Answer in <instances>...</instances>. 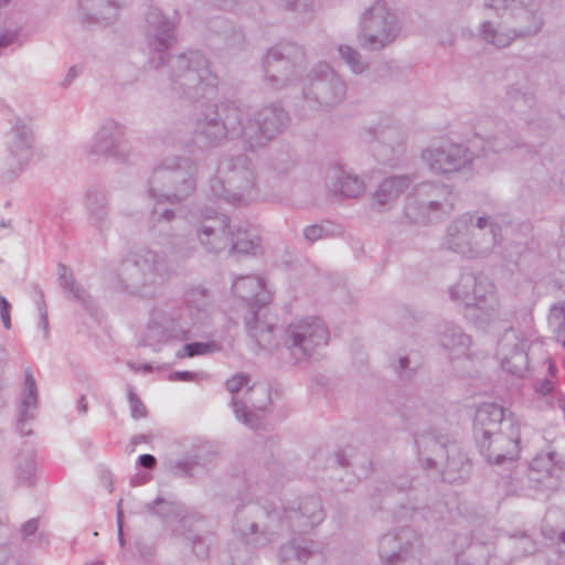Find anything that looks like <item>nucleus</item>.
<instances>
[{"instance_id": "nucleus-33", "label": "nucleus", "mask_w": 565, "mask_h": 565, "mask_svg": "<svg viewBox=\"0 0 565 565\" xmlns=\"http://www.w3.org/2000/svg\"><path fill=\"white\" fill-rule=\"evenodd\" d=\"M393 370L398 374L401 380H411L413 374L418 370L419 363L413 362L408 355L399 356L392 362Z\"/></svg>"}, {"instance_id": "nucleus-11", "label": "nucleus", "mask_w": 565, "mask_h": 565, "mask_svg": "<svg viewBox=\"0 0 565 565\" xmlns=\"http://www.w3.org/2000/svg\"><path fill=\"white\" fill-rule=\"evenodd\" d=\"M302 94L310 107L328 109L344 100L347 84L329 64L319 62L307 74Z\"/></svg>"}, {"instance_id": "nucleus-55", "label": "nucleus", "mask_w": 565, "mask_h": 565, "mask_svg": "<svg viewBox=\"0 0 565 565\" xmlns=\"http://www.w3.org/2000/svg\"><path fill=\"white\" fill-rule=\"evenodd\" d=\"M458 169V166H451V167H445L443 170L445 172H451L454 170H457Z\"/></svg>"}, {"instance_id": "nucleus-17", "label": "nucleus", "mask_w": 565, "mask_h": 565, "mask_svg": "<svg viewBox=\"0 0 565 565\" xmlns=\"http://www.w3.org/2000/svg\"><path fill=\"white\" fill-rule=\"evenodd\" d=\"M244 320L247 334L259 348L271 350L277 347L276 322L266 306L248 309Z\"/></svg>"}, {"instance_id": "nucleus-32", "label": "nucleus", "mask_w": 565, "mask_h": 565, "mask_svg": "<svg viewBox=\"0 0 565 565\" xmlns=\"http://www.w3.org/2000/svg\"><path fill=\"white\" fill-rule=\"evenodd\" d=\"M186 540L191 543L193 553L198 557H206L210 548V537L200 533H194L192 530L182 532Z\"/></svg>"}, {"instance_id": "nucleus-7", "label": "nucleus", "mask_w": 565, "mask_h": 565, "mask_svg": "<svg viewBox=\"0 0 565 565\" xmlns=\"http://www.w3.org/2000/svg\"><path fill=\"white\" fill-rule=\"evenodd\" d=\"M256 175L250 159L243 153L220 161L209 182V194L228 203H246L255 192Z\"/></svg>"}, {"instance_id": "nucleus-49", "label": "nucleus", "mask_w": 565, "mask_h": 565, "mask_svg": "<svg viewBox=\"0 0 565 565\" xmlns=\"http://www.w3.org/2000/svg\"><path fill=\"white\" fill-rule=\"evenodd\" d=\"M117 525H118V540L121 546L125 544L124 533H122V512L118 510L117 512Z\"/></svg>"}, {"instance_id": "nucleus-37", "label": "nucleus", "mask_w": 565, "mask_h": 565, "mask_svg": "<svg viewBox=\"0 0 565 565\" xmlns=\"http://www.w3.org/2000/svg\"><path fill=\"white\" fill-rule=\"evenodd\" d=\"M214 343L192 342L183 347V351L188 356L204 355L213 351Z\"/></svg>"}, {"instance_id": "nucleus-31", "label": "nucleus", "mask_w": 565, "mask_h": 565, "mask_svg": "<svg viewBox=\"0 0 565 565\" xmlns=\"http://www.w3.org/2000/svg\"><path fill=\"white\" fill-rule=\"evenodd\" d=\"M477 422L489 433V428L499 425L503 420V409L495 404H484L476 415Z\"/></svg>"}, {"instance_id": "nucleus-1", "label": "nucleus", "mask_w": 565, "mask_h": 565, "mask_svg": "<svg viewBox=\"0 0 565 565\" xmlns=\"http://www.w3.org/2000/svg\"><path fill=\"white\" fill-rule=\"evenodd\" d=\"M175 217L171 209L151 211L148 225L152 246L131 253L120 263L117 278L121 289L152 298L177 274V266L194 255V241L179 225H172Z\"/></svg>"}, {"instance_id": "nucleus-25", "label": "nucleus", "mask_w": 565, "mask_h": 565, "mask_svg": "<svg viewBox=\"0 0 565 565\" xmlns=\"http://www.w3.org/2000/svg\"><path fill=\"white\" fill-rule=\"evenodd\" d=\"M58 282L61 288L68 292L70 296L81 303L86 310H94V301L86 290L75 280L72 270L63 265L58 264Z\"/></svg>"}, {"instance_id": "nucleus-6", "label": "nucleus", "mask_w": 565, "mask_h": 565, "mask_svg": "<svg viewBox=\"0 0 565 565\" xmlns=\"http://www.w3.org/2000/svg\"><path fill=\"white\" fill-rule=\"evenodd\" d=\"M199 164L188 156H170L157 163L147 180L146 191L159 203L178 204L198 188Z\"/></svg>"}, {"instance_id": "nucleus-50", "label": "nucleus", "mask_w": 565, "mask_h": 565, "mask_svg": "<svg viewBox=\"0 0 565 565\" xmlns=\"http://www.w3.org/2000/svg\"><path fill=\"white\" fill-rule=\"evenodd\" d=\"M78 73H77V70L76 67H71L63 81V85L64 86H68L72 84V82L77 77Z\"/></svg>"}, {"instance_id": "nucleus-5", "label": "nucleus", "mask_w": 565, "mask_h": 565, "mask_svg": "<svg viewBox=\"0 0 565 565\" xmlns=\"http://www.w3.org/2000/svg\"><path fill=\"white\" fill-rule=\"evenodd\" d=\"M214 311L211 291L202 285L188 287L183 306L162 302L152 308L145 331L147 344L184 341L195 337L210 322Z\"/></svg>"}, {"instance_id": "nucleus-20", "label": "nucleus", "mask_w": 565, "mask_h": 565, "mask_svg": "<svg viewBox=\"0 0 565 565\" xmlns=\"http://www.w3.org/2000/svg\"><path fill=\"white\" fill-rule=\"evenodd\" d=\"M122 6L120 0H81L79 12L84 22L111 23Z\"/></svg>"}, {"instance_id": "nucleus-39", "label": "nucleus", "mask_w": 565, "mask_h": 565, "mask_svg": "<svg viewBox=\"0 0 565 565\" xmlns=\"http://www.w3.org/2000/svg\"><path fill=\"white\" fill-rule=\"evenodd\" d=\"M484 38L493 43L495 46L503 47L511 43L512 38L507 34H498L495 31H484Z\"/></svg>"}, {"instance_id": "nucleus-38", "label": "nucleus", "mask_w": 565, "mask_h": 565, "mask_svg": "<svg viewBox=\"0 0 565 565\" xmlns=\"http://www.w3.org/2000/svg\"><path fill=\"white\" fill-rule=\"evenodd\" d=\"M164 142L174 147H182L188 145V138L185 134L175 128L168 132Z\"/></svg>"}, {"instance_id": "nucleus-22", "label": "nucleus", "mask_w": 565, "mask_h": 565, "mask_svg": "<svg viewBox=\"0 0 565 565\" xmlns=\"http://www.w3.org/2000/svg\"><path fill=\"white\" fill-rule=\"evenodd\" d=\"M316 542L303 537H292L279 551L280 565H306L317 555Z\"/></svg>"}, {"instance_id": "nucleus-16", "label": "nucleus", "mask_w": 565, "mask_h": 565, "mask_svg": "<svg viewBox=\"0 0 565 565\" xmlns=\"http://www.w3.org/2000/svg\"><path fill=\"white\" fill-rule=\"evenodd\" d=\"M249 377L245 374H236L226 381L225 386L233 394L232 406L234 414L244 425L256 428L259 424L258 417L249 411L248 404L254 408H260L250 396L255 391L248 386Z\"/></svg>"}, {"instance_id": "nucleus-15", "label": "nucleus", "mask_w": 565, "mask_h": 565, "mask_svg": "<svg viewBox=\"0 0 565 565\" xmlns=\"http://www.w3.org/2000/svg\"><path fill=\"white\" fill-rule=\"evenodd\" d=\"M203 220L196 225V238L207 253H220L230 246V220L213 210L202 212Z\"/></svg>"}, {"instance_id": "nucleus-41", "label": "nucleus", "mask_w": 565, "mask_h": 565, "mask_svg": "<svg viewBox=\"0 0 565 565\" xmlns=\"http://www.w3.org/2000/svg\"><path fill=\"white\" fill-rule=\"evenodd\" d=\"M10 309L11 305L9 301L0 295V316L3 327L8 330L11 328Z\"/></svg>"}, {"instance_id": "nucleus-12", "label": "nucleus", "mask_w": 565, "mask_h": 565, "mask_svg": "<svg viewBox=\"0 0 565 565\" xmlns=\"http://www.w3.org/2000/svg\"><path fill=\"white\" fill-rule=\"evenodd\" d=\"M34 134L22 119H15L6 134V169L2 180L13 182L25 170L33 156Z\"/></svg>"}, {"instance_id": "nucleus-59", "label": "nucleus", "mask_w": 565, "mask_h": 565, "mask_svg": "<svg viewBox=\"0 0 565 565\" xmlns=\"http://www.w3.org/2000/svg\"><path fill=\"white\" fill-rule=\"evenodd\" d=\"M0 103L2 104V100H0Z\"/></svg>"}, {"instance_id": "nucleus-48", "label": "nucleus", "mask_w": 565, "mask_h": 565, "mask_svg": "<svg viewBox=\"0 0 565 565\" xmlns=\"http://www.w3.org/2000/svg\"><path fill=\"white\" fill-rule=\"evenodd\" d=\"M28 417L29 418L23 424L20 423V419L18 420V429H19L21 435H25V436H29V435L32 434V430L31 429H26L25 426H26L28 422L33 419V414L28 412Z\"/></svg>"}, {"instance_id": "nucleus-40", "label": "nucleus", "mask_w": 565, "mask_h": 565, "mask_svg": "<svg viewBox=\"0 0 565 565\" xmlns=\"http://www.w3.org/2000/svg\"><path fill=\"white\" fill-rule=\"evenodd\" d=\"M373 151L376 154L377 159L383 163H392L397 157L395 152H399V150L392 149L393 154L390 156L386 153V147H384L381 143L374 145Z\"/></svg>"}, {"instance_id": "nucleus-47", "label": "nucleus", "mask_w": 565, "mask_h": 565, "mask_svg": "<svg viewBox=\"0 0 565 565\" xmlns=\"http://www.w3.org/2000/svg\"><path fill=\"white\" fill-rule=\"evenodd\" d=\"M552 317L555 320H559L562 317L564 318V322H563V326H562V332L564 334V344H565V305L563 307H561V308L554 307L552 309Z\"/></svg>"}, {"instance_id": "nucleus-8", "label": "nucleus", "mask_w": 565, "mask_h": 565, "mask_svg": "<svg viewBox=\"0 0 565 565\" xmlns=\"http://www.w3.org/2000/svg\"><path fill=\"white\" fill-rule=\"evenodd\" d=\"M399 33L398 19L383 0L374 1L359 17L358 40L365 50H384L396 41Z\"/></svg>"}, {"instance_id": "nucleus-26", "label": "nucleus", "mask_w": 565, "mask_h": 565, "mask_svg": "<svg viewBox=\"0 0 565 565\" xmlns=\"http://www.w3.org/2000/svg\"><path fill=\"white\" fill-rule=\"evenodd\" d=\"M230 245L233 252L241 254H255L260 247V239L252 230L237 228L230 231Z\"/></svg>"}, {"instance_id": "nucleus-13", "label": "nucleus", "mask_w": 565, "mask_h": 565, "mask_svg": "<svg viewBox=\"0 0 565 565\" xmlns=\"http://www.w3.org/2000/svg\"><path fill=\"white\" fill-rule=\"evenodd\" d=\"M422 540L411 527L383 534L379 555L383 565H420Z\"/></svg>"}, {"instance_id": "nucleus-30", "label": "nucleus", "mask_w": 565, "mask_h": 565, "mask_svg": "<svg viewBox=\"0 0 565 565\" xmlns=\"http://www.w3.org/2000/svg\"><path fill=\"white\" fill-rule=\"evenodd\" d=\"M338 52L341 60L348 65L352 73L361 75L369 68V62L353 46L344 44L339 45Z\"/></svg>"}, {"instance_id": "nucleus-46", "label": "nucleus", "mask_w": 565, "mask_h": 565, "mask_svg": "<svg viewBox=\"0 0 565 565\" xmlns=\"http://www.w3.org/2000/svg\"><path fill=\"white\" fill-rule=\"evenodd\" d=\"M198 376V374L189 372V371H179L171 374L170 379L173 381H192Z\"/></svg>"}, {"instance_id": "nucleus-3", "label": "nucleus", "mask_w": 565, "mask_h": 565, "mask_svg": "<svg viewBox=\"0 0 565 565\" xmlns=\"http://www.w3.org/2000/svg\"><path fill=\"white\" fill-rule=\"evenodd\" d=\"M289 116L277 104L252 111L234 102L207 105L196 118L193 135L206 147H217L225 140H239L247 151L266 147L287 127Z\"/></svg>"}, {"instance_id": "nucleus-9", "label": "nucleus", "mask_w": 565, "mask_h": 565, "mask_svg": "<svg viewBox=\"0 0 565 565\" xmlns=\"http://www.w3.org/2000/svg\"><path fill=\"white\" fill-rule=\"evenodd\" d=\"M282 345L295 363L312 358L330 341V331L323 320L315 316L290 321L281 337Z\"/></svg>"}, {"instance_id": "nucleus-2", "label": "nucleus", "mask_w": 565, "mask_h": 565, "mask_svg": "<svg viewBox=\"0 0 565 565\" xmlns=\"http://www.w3.org/2000/svg\"><path fill=\"white\" fill-rule=\"evenodd\" d=\"M142 31L150 50L149 66L163 72L178 98L196 102L214 93L220 79L201 52L169 53L175 41V23L159 8H148Z\"/></svg>"}, {"instance_id": "nucleus-27", "label": "nucleus", "mask_w": 565, "mask_h": 565, "mask_svg": "<svg viewBox=\"0 0 565 565\" xmlns=\"http://www.w3.org/2000/svg\"><path fill=\"white\" fill-rule=\"evenodd\" d=\"M36 463L32 450H26L18 455L15 459V479L22 486H32L35 480Z\"/></svg>"}, {"instance_id": "nucleus-19", "label": "nucleus", "mask_w": 565, "mask_h": 565, "mask_svg": "<svg viewBox=\"0 0 565 565\" xmlns=\"http://www.w3.org/2000/svg\"><path fill=\"white\" fill-rule=\"evenodd\" d=\"M232 289L235 295L249 305V309L267 306L271 300V292L267 289L264 279L257 276L236 278Z\"/></svg>"}, {"instance_id": "nucleus-35", "label": "nucleus", "mask_w": 565, "mask_h": 565, "mask_svg": "<svg viewBox=\"0 0 565 565\" xmlns=\"http://www.w3.org/2000/svg\"><path fill=\"white\" fill-rule=\"evenodd\" d=\"M405 215L412 222H419L424 218V207L413 196L406 199Z\"/></svg>"}, {"instance_id": "nucleus-29", "label": "nucleus", "mask_w": 565, "mask_h": 565, "mask_svg": "<svg viewBox=\"0 0 565 565\" xmlns=\"http://www.w3.org/2000/svg\"><path fill=\"white\" fill-rule=\"evenodd\" d=\"M343 227L330 221L320 224H313L303 228V236L309 243H315L322 238H331L342 236Z\"/></svg>"}, {"instance_id": "nucleus-4", "label": "nucleus", "mask_w": 565, "mask_h": 565, "mask_svg": "<svg viewBox=\"0 0 565 565\" xmlns=\"http://www.w3.org/2000/svg\"><path fill=\"white\" fill-rule=\"evenodd\" d=\"M324 518L321 500L309 495L266 507L256 503L243 505L235 512L233 529L245 544L264 547L279 537L307 534Z\"/></svg>"}, {"instance_id": "nucleus-44", "label": "nucleus", "mask_w": 565, "mask_h": 565, "mask_svg": "<svg viewBox=\"0 0 565 565\" xmlns=\"http://www.w3.org/2000/svg\"><path fill=\"white\" fill-rule=\"evenodd\" d=\"M138 465L146 469H153L157 466V459L152 455L145 454L139 456Z\"/></svg>"}, {"instance_id": "nucleus-10", "label": "nucleus", "mask_w": 565, "mask_h": 565, "mask_svg": "<svg viewBox=\"0 0 565 565\" xmlns=\"http://www.w3.org/2000/svg\"><path fill=\"white\" fill-rule=\"evenodd\" d=\"M306 61L303 49L296 43H279L270 47L263 60L266 84L273 89L288 86L301 75Z\"/></svg>"}, {"instance_id": "nucleus-56", "label": "nucleus", "mask_w": 565, "mask_h": 565, "mask_svg": "<svg viewBox=\"0 0 565 565\" xmlns=\"http://www.w3.org/2000/svg\"><path fill=\"white\" fill-rule=\"evenodd\" d=\"M10 0H0V6L2 4H6L7 2H9Z\"/></svg>"}, {"instance_id": "nucleus-42", "label": "nucleus", "mask_w": 565, "mask_h": 565, "mask_svg": "<svg viewBox=\"0 0 565 565\" xmlns=\"http://www.w3.org/2000/svg\"><path fill=\"white\" fill-rule=\"evenodd\" d=\"M38 309L40 312V326L45 332V337L49 334V319H47V311L46 306L43 300V294L41 292V301L38 303Z\"/></svg>"}, {"instance_id": "nucleus-34", "label": "nucleus", "mask_w": 565, "mask_h": 565, "mask_svg": "<svg viewBox=\"0 0 565 565\" xmlns=\"http://www.w3.org/2000/svg\"><path fill=\"white\" fill-rule=\"evenodd\" d=\"M196 462L191 459H182L169 462V470L174 476L191 477Z\"/></svg>"}, {"instance_id": "nucleus-51", "label": "nucleus", "mask_w": 565, "mask_h": 565, "mask_svg": "<svg viewBox=\"0 0 565 565\" xmlns=\"http://www.w3.org/2000/svg\"><path fill=\"white\" fill-rule=\"evenodd\" d=\"M14 41V35L0 34V47H6Z\"/></svg>"}, {"instance_id": "nucleus-53", "label": "nucleus", "mask_w": 565, "mask_h": 565, "mask_svg": "<svg viewBox=\"0 0 565 565\" xmlns=\"http://www.w3.org/2000/svg\"><path fill=\"white\" fill-rule=\"evenodd\" d=\"M77 409L81 414H85L87 412V401L85 396H81L77 402Z\"/></svg>"}, {"instance_id": "nucleus-58", "label": "nucleus", "mask_w": 565, "mask_h": 565, "mask_svg": "<svg viewBox=\"0 0 565 565\" xmlns=\"http://www.w3.org/2000/svg\"><path fill=\"white\" fill-rule=\"evenodd\" d=\"M258 390H260V391H262V393H263V394H265V388L259 387Z\"/></svg>"}, {"instance_id": "nucleus-36", "label": "nucleus", "mask_w": 565, "mask_h": 565, "mask_svg": "<svg viewBox=\"0 0 565 565\" xmlns=\"http://www.w3.org/2000/svg\"><path fill=\"white\" fill-rule=\"evenodd\" d=\"M127 392H128V399H129L130 409H131V416L135 419L145 417L147 415L146 407H145L143 403L141 402V399L134 392V387L131 385H128Z\"/></svg>"}, {"instance_id": "nucleus-43", "label": "nucleus", "mask_w": 565, "mask_h": 565, "mask_svg": "<svg viewBox=\"0 0 565 565\" xmlns=\"http://www.w3.org/2000/svg\"><path fill=\"white\" fill-rule=\"evenodd\" d=\"M39 529V520L31 519L26 521L21 527V534L24 539L33 535Z\"/></svg>"}, {"instance_id": "nucleus-54", "label": "nucleus", "mask_w": 565, "mask_h": 565, "mask_svg": "<svg viewBox=\"0 0 565 565\" xmlns=\"http://www.w3.org/2000/svg\"><path fill=\"white\" fill-rule=\"evenodd\" d=\"M132 444L134 445H138L140 443H147L148 441V436L147 435H137L132 438Z\"/></svg>"}, {"instance_id": "nucleus-57", "label": "nucleus", "mask_w": 565, "mask_h": 565, "mask_svg": "<svg viewBox=\"0 0 565 565\" xmlns=\"http://www.w3.org/2000/svg\"><path fill=\"white\" fill-rule=\"evenodd\" d=\"M482 221H483L482 218H480V220H479V227H482V226H483V225H482Z\"/></svg>"}, {"instance_id": "nucleus-21", "label": "nucleus", "mask_w": 565, "mask_h": 565, "mask_svg": "<svg viewBox=\"0 0 565 565\" xmlns=\"http://www.w3.org/2000/svg\"><path fill=\"white\" fill-rule=\"evenodd\" d=\"M327 185L329 191L334 195H341L348 199H355L365 191L363 180L340 168L332 169L329 172Z\"/></svg>"}, {"instance_id": "nucleus-23", "label": "nucleus", "mask_w": 565, "mask_h": 565, "mask_svg": "<svg viewBox=\"0 0 565 565\" xmlns=\"http://www.w3.org/2000/svg\"><path fill=\"white\" fill-rule=\"evenodd\" d=\"M408 175H394L384 179L373 194V206L382 210L390 206L412 184Z\"/></svg>"}, {"instance_id": "nucleus-28", "label": "nucleus", "mask_w": 565, "mask_h": 565, "mask_svg": "<svg viewBox=\"0 0 565 565\" xmlns=\"http://www.w3.org/2000/svg\"><path fill=\"white\" fill-rule=\"evenodd\" d=\"M24 388L21 395L20 423L23 424L29 417L28 412L35 408L38 404V387L30 370L24 373Z\"/></svg>"}, {"instance_id": "nucleus-45", "label": "nucleus", "mask_w": 565, "mask_h": 565, "mask_svg": "<svg viewBox=\"0 0 565 565\" xmlns=\"http://www.w3.org/2000/svg\"><path fill=\"white\" fill-rule=\"evenodd\" d=\"M285 8L294 11L305 10L308 6V0H284Z\"/></svg>"}, {"instance_id": "nucleus-14", "label": "nucleus", "mask_w": 565, "mask_h": 565, "mask_svg": "<svg viewBox=\"0 0 565 565\" xmlns=\"http://www.w3.org/2000/svg\"><path fill=\"white\" fill-rule=\"evenodd\" d=\"M127 127L114 119L105 120L95 132L88 153L104 157L117 163L128 162L131 156V149L125 136Z\"/></svg>"}, {"instance_id": "nucleus-18", "label": "nucleus", "mask_w": 565, "mask_h": 565, "mask_svg": "<svg viewBox=\"0 0 565 565\" xmlns=\"http://www.w3.org/2000/svg\"><path fill=\"white\" fill-rule=\"evenodd\" d=\"M87 220L97 231L104 232L109 225V193L106 189L93 185L85 193Z\"/></svg>"}, {"instance_id": "nucleus-52", "label": "nucleus", "mask_w": 565, "mask_h": 565, "mask_svg": "<svg viewBox=\"0 0 565 565\" xmlns=\"http://www.w3.org/2000/svg\"><path fill=\"white\" fill-rule=\"evenodd\" d=\"M128 366L132 369L134 371H143V372H151L152 366L150 364H141L139 366H136L134 363H128Z\"/></svg>"}, {"instance_id": "nucleus-24", "label": "nucleus", "mask_w": 565, "mask_h": 565, "mask_svg": "<svg viewBox=\"0 0 565 565\" xmlns=\"http://www.w3.org/2000/svg\"><path fill=\"white\" fill-rule=\"evenodd\" d=\"M147 511L152 515H158L163 520L180 518V526L175 531H182L195 520L194 516L185 514V508L172 500L158 497L152 503L146 505Z\"/></svg>"}]
</instances>
